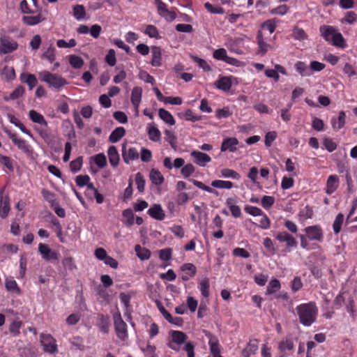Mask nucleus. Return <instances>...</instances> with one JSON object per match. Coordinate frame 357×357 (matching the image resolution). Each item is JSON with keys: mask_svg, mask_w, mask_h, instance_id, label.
<instances>
[{"mask_svg": "<svg viewBox=\"0 0 357 357\" xmlns=\"http://www.w3.org/2000/svg\"><path fill=\"white\" fill-rule=\"evenodd\" d=\"M296 310L300 323L304 326H310L315 322L318 314V308L314 303L309 302L298 305L296 307Z\"/></svg>", "mask_w": 357, "mask_h": 357, "instance_id": "obj_1", "label": "nucleus"}, {"mask_svg": "<svg viewBox=\"0 0 357 357\" xmlns=\"http://www.w3.org/2000/svg\"><path fill=\"white\" fill-rule=\"evenodd\" d=\"M321 37L329 44L344 49L347 47L345 39L338 30L329 25H322L319 28Z\"/></svg>", "mask_w": 357, "mask_h": 357, "instance_id": "obj_2", "label": "nucleus"}, {"mask_svg": "<svg viewBox=\"0 0 357 357\" xmlns=\"http://www.w3.org/2000/svg\"><path fill=\"white\" fill-rule=\"evenodd\" d=\"M38 77L40 81L47 83L49 87L55 89L57 91H61L68 82L61 75L55 73H51L47 70H43L38 73Z\"/></svg>", "mask_w": 357, "mask_h": 357, "instance_id": "obj_3", "label": "nucleus"}, {"mask_svg": "<svg viewBox=\"0 0 357 357\" xmlns=\"http://www.w3.org/2000/svg\"><path fill=\"white\" fill-rule=\"evenodd\" d=\"M114 324L117 337L121 340H126L128 338L127 324L122 319L119 312L113 314Z\"/></svg>", "mask_w": 357, "mask_h": 357, "instance_id": "obj_4", "label": "nucleus"}, {"mask_svg": "<svg viewBox=\"0 0 357 357\" xmlns=\"http://www.w3.org/2000/svg\"><path fill=\"white\" fill-rule=\"evenodd\" d=\"M187 335L181 331H173L171 333V340L168 342L167 346L172 350L178 351L179 346L183 343L185 344Z\"/></svg>", "mask_w": 357, "mask_h": 357, "instance_id": "obj_5", "label": "nucleus"}, {"mask_svg": "<svg viewBox=\"0 0 357 357\" xmlns=\"http://www.w3.org/2000/svg\"><path fill=\"white\" fill-rule=\"evenodd\" d=\"M157 8L158 14L167 22H172L176 17V14L172 10L167 9V6L162 0H154Z\"/></svg>", "mask_w": 357, "mask_h": 357, "instance_id": "obj_6", "label": "nucleus"}, {"mask_svg": "<svg viewBox=\"0 0 357 357\" xmlns=\"http://www.w3.org/2000/svg\"><path fill=\"white\" fill-rule=\"evenodd\" d=\"M18 44L13 38L7 36L0 37V54H6L17 49Z\"/></svg>", "mask_w": 357, "mask_h": 357, "instance_id": "obj_7", "label": "nucleus"}, {"mask_svg": "<svg viewBox=\"0 0 357 357\" xmlns=\"http://www.w3.org/2000/svg\"><path fill=\"white\" fill-rule=\"evenodd\" d=\"M204 333L208 339V346L212 357H223L221 355V346L218 337L208 331H204Z\"/></svg>", "mask_w": 357, "mask_h": 357, "instance_id": "obj_8", "label": "nucleus"}, {"mask_svg": "<svg viewBox=\"0 0 357 357\" xmlns=\"http://www.w3.org/2000/svg\"><path fill=\"white\" fill-rule=\"evenodd\" d=\"M40 342L45 352L54 354L57 351L56 340L51 335L42 333L40 335Z\"/></svg>", "mask_w": 357, "mask_h": 357, "instance_id": "obj_9", "label": "nucleus"}, {"mask_svg": "<svg viewBox=\"0 0 357 357\" xmlns=\"http://www.w3.org/2000/svg\"><path fill=\"white\" fill-rule=\"evenodd\" d=\"M308 239L321 242L324 239V233L319 225L308 226L304 229Z\"/></svg>", "mask_w": 357, "mask_h": 357, "instance_id": "obj_10", "label": "nucleus"}, {"mask_svg": "<svg viewBox=\"0 0 357 357\" xmlns=\"http://www.w3.org/2000/svg\"><path fill=\"white\" fill-rule=\"evenodd\" d=\"M8 136L12 140L13 143L17 146L19 149L25 153L29 154L32 152L31 146L23 139L17 136L15 133H9Z\"/></svg>", "mask_w": 357, "mask_h": 357, "instance_id": "obj_11", "label": "nucleus"}, {"mask_svg": "<svg viewBox=\"0 0 357 357\" xmlns=\"http://www.w3.org/2000/svg\"><path fill=\"white\" fill-rule=\"evenodd\" d=\"M190 155L193 158V162L199 167H205L211 161V158L206 153L199 151H192Z\"/></svg>", "mask_w": 357, "mask_h": 357, "instance_id": "obj_12", "label": "nucleus"}, {"mask_svg": "<svg viewBox=\"0 0 357 357\" xmlns=\"http://www.w3.org/2000/svg\"><path fill=\"white\" fill-rule=\"evenodd\" d=\"M142 89L139 86H135L131 91L130 101L134 107L135 115L139 114V107L142 101Z\"/></svg>", "mask_w": 357, "mask_h": 357, "instance_id": "obj_13", "label": "nucleus"}, {"mask_svg": "<svg viewBox=\"0 0 357 357\" xmlns=\"http://www.w3.org/2000/svg\"><path fill=\"white\" fill-rule=\"evenodd\" d=\"M239 142L236 137H225L223 139L220 146L222 152L229 151L234 153L237 150V146Z\"/></svg>", "mask_w": 357, "mask_h": 357, "instance_id": "obj_14", "label": "nucleus"}, {"mask_svg": "<svg viewBox=\"0 0 357 357\" xmlns=\"http://www.w3.org/2000/svg\"><path fill=\"white\" fill-rule=\"evenodd\" d=\"M10 210V199L7 195H4L3 190L0 191V217L6 218Z\"/></svg>", "mask_w": 357, "mask_h": 357, "instance_id": "obj_15", "label": "nucleus"}, {"mask_svg": "<svg viewBox=\"0 0 357 357\" xmlns=\"http://www.w3.org/2000/svg\"><path fill=\"white\" fill-rule=\"evenodd\" d=\"M122 157L125 163L129 164L131 161L139 158V152L136 148L131 147L126 149V145L122 146Z\"/></svg>", "mask_w": 357, "mask_h": 357, "instance_id": "obj_16", "label": "nucleus"}, {"mask_svg": "<svg viewBox=\"0 0 357 357\" xmlns=\"http://www.w3.org/2000/svg\"><path fill=\"white\" fill-rule=\"evenodd\" d=\"M38 252L41 255L42 257L47 261L58 259V254L50 249L46 244H43L42 243H39Z\"/></svg>", "mask_w": 357, "mask_h": 357, "instance_id": "obj_17", "label": "nucleus"}, {"mask_svg": "<svg viewBox=\"0 0 357 357\" xmlns=\"http://www.w3.org/2000/svg\"><path fill=\"white\" fill-rule=\"evenodd\" d=\"M275 238L280 243H286L287 248H296L297 246L296 240L287 231L278 233Z\"/></svg>", "mask_w": 357, "mask_h": 357, "instance_id": "obj_18", "label": "nucleus"}, {"mask_svg": "<svg viewBox=\"0 0 357 357\" xmlns=\"http://www.w3.org/2000/svg\"><path fill=\"white\" fill-rule=\"evenodd\" d=\"M257 40L258 45V55L264 56L268 51L273 49V47L265 42L261 31H259L257 36Z\"/></svg>", "mask_w": 357, "mask_h": 357, "instance_id": "obj_19", "label": "nucleus"}, {"mask_svg": "<svg viewBox=\"0 0 357 357\" xmlns=\"http://www.w3.org/2000/svg\"><path fill=\"white\" fill-rule=\"evenodd\" d=\"M181 271L184 273L181 277L183 281H187L190 278H193L197 273L196 266L191 263L183 264L181 266Z\"/></svg>", "mask_w": 357, "mask_h": 357, "instance_id": "obj_20", "label": "nucleus"}, {"mask_svg": "<svg viewBox=\"0 0 357 357\" xmlns=\"http://www.w3.org/2000/svg\"><path fill=\"white\" fill-rule=\"evenodd\" d=\"M339 177L335 174L330 175L328 177L326 185V193L328 195L333 194L339 187Z\"/></svg>", "mask_w": 357, "mask_h": 357, "instance_id": "obj_21", "label": "nucleus"}, {"mask_svg": "<svg viewBox=\"0 0 357 357\" xmlns=\"http://www.w3.org/2000/svg\"><path fill=\"white\" fill-rule=\"evenodd\" d=\"M232 79L231 76L221 77L215 82V86L220 90L228 91L232 86Z\"/></svg>", "mask_w": 357, "mask_h": 357, "instance_id": "obj_22", "label": "nucleus"}, {"mask_svg": "<svg viewBox=\"0 0 357 357\" xmlns=\"http://www.w3.org/2000/svg\"><path fill=\"white\" fill-rule=\"evenodd\" d=\"M148 214L153 219L162 220L165 217V211L160 204H153L147 211Z\"/></svg>", "mask_w": 357, "mask_h": 357, "instance_id": "obj_23", "label": "nucleus"}, {"mask_svg": "<svg viewBox=\"0 0 357 357\" xmlns=\"http://www.w3.org/2000/svg\"><path fill=\"white\" fill-rule=\"evenodd\" d=\"M1 79L7 82H11L15 79V72L13 67L5 66L0 71Z\"/></svg>", "mask_w": 357, "mask_h": 357, "instance_id": "obj_24", "label": "nucleus"}, {"mask_svg": "<svg viewBox=\"0 0 357 357\" xmlns=\"http://www.w3.org/2000/svg\"><path fill=\"white\" fill-rule=\"evenodd\" d=\"M20 79L22 83L29 86V90H32L38 84L36 77L33 74L28 73H22L20 75Z\"/></svg>", "mask_w": 357, "mask_h": 357, "instance_id": "obj_25", "label": "nucleus"}, {"mask_svg": "<svg viewBox=\"0 0 357 357\" xmlns=\"http://www.w3.org/2000/svg\"><path fill=\"white\" fill-rule=\"evenodd\" d=\"M225 204L229 208L231 215L234 218H239L241 215V210L240 207L236 205V199L234 197H229L226 199Z\"/></svg>", "mask_w": 357, "mask_h": 357, "instance_id": "obj_26", "label": "nucleus"}, {"mask_svg": "<svg viewBox=\"0 0 357 357\" xmlns=\"http://www.w3.org/2000/svg\"><path fill=\"white\" fill-rule=\"evenodd\" d=\"M151 65L156 67L160 66L162 65V52L160 47L153 46L151 47Z\"/></svg>", "mask_w": 357, "mask_h": 357, "instance_id": "obj_27", "label": "nucleus"}, {"mask_svg": "<svg viewBox=\"0 0 357 357\" xmlns=\"http://www.w3.org/2000/svg\"><path fill=\"white\" fill-rule=\"evenodd\" d=\"M147 133L149 138L152 142H159L160 140V131L153 123H149L147 126Z\"/></svg>", "mask_w": 357, "mask_h": 357, "instance_id": "obj_28", "label": "nucleus"}, {"mask_svg": "<svg viewBox=\"0 0 357 357\" xmlns=\"http://www.w3.org/2000/svg\"><path fill=\"white\" fill-rule=\"evenodd\" d=\"M108 158L112 166L116 167L118 166L120 160L117 149L114 146H110L107 151Z\"/></svg>", "mask_w": 357, "mask_h": 357, "instance_id": "obj_29", "label": "nucleus"}, {"mask_svg": "<svg viewBox=\"0 0 357 357\" xmlns=\"http://www.w3.org/2000/svg\"><path fill=\"white\" fill-rule=\"evenodd\" d=\"M346 114L344 111H341L339 113L337 119L333 117L331 120L332 128L338 130L344 127L345 124Z\"/></svg>", "mask_w": 357, "mask_h": 357, "instance_id": "obj_30", "label": "nucleus"}, {"mask_svg": "<svg viewBox=\"0 0 357 357\" xmlns=\"http://www.w3.org/2000/svg\"><path fill=\"white\" fill-rule=\"evenodd\" d=\"M45 19L40 13H38L36 15H25L22 17V21L29 26H35L44 21Z\"/></svg>", "mask_w": 357, "mask_h": 357, "instance_id": "obj_31", "label": "nucleus"}, {"mask_svg": "<svg viewBox=\"0 0 357 357\" xmlns=\"http://www.w3.org/2000/svg\"><path fill=\"white\" fill-rule=\"evenodd\" d=\"M258 350V343L256 340H251L242 351L243 357H251Z\"/></svg>", "mask_w": 357, "mask_h": 357, "instance_id": "obj_32", "label": "nucleus"}, {"mask_svg": "<svg viewBox=\"0 0 357 357\" xmlns=\"http://www.w3.org/2000/svg\"><path fill=\"white\" fill-rule=\"evenodd\" d=\"M294 68L296 72L302 77H310L312 75L311 70L309 66H307L303 61H297L294 64Z\"/></svg>", "mask_w": 357, "mask_h": 357, "instance_id": "obj_33", "label": "nucleus"}, {"mask_svg": "<svg viewBox=\"0 0 357 357\" xmlns=\"http://www.w3.org/2000/svg\"><path fill=\"white\" fill-rule=\"evenodd\" d=\"M126 135V130L123 127L115 128L109 137V141L112 143L118 142Z\"/></svg>", "mask_w": 357, "mask_h": 357, "instance_id": "obj_34", "label": "nucleus"}, {"mask_svg": "<svg viewBox=\"0 0 357 357\" xmlns=\"http://www.w3.org/2000/svg\"><path fill=\"white\" fill-rule=\"evenodd\" d=\"M149 178L153 184L155 185H160L164 182V176L161 174V172L156 169H152L150 171L149 174Z\"/></svg>", "mask_w": 357, "mask_h": 357, "instance_id": "obj_35", "label": "nucleus"}, {"mask_svg": "<svg viewBox=\"0 0 357 357\" xmlns=\"http://www.w3.org/2000/svg\"><path fill=\"white\" fill-rule=\"evenodd\" d=\"M158 115L164 122L170 126H174L176 123L175 119L172 114L169 112L165 110V109H159Z\"/></svg>", "mask_w": 357, "mask_h": 357, "instance_id": "obj_36", "label": "nucleus"}, {"mask_svg": "<svg viewBox=\"0 0 357 357\" xmlns=\"http://www.w3.org/2000/svg\"><path fill=\"white\" fill-rule=\"evenodd\" d=\"M29 116L30 119L34 123H38L44 126H47V122L45 119L44 116L41 114L38 113V112L33 109L29 111Z\"/></svg>", "mask_w": 357, "mask_h": 357, "instance_id": "obj_37", "label": "nucleus"}, {"mask_svg": "<svg viewBox=\"0 0 357 357\" xmlns=\"http://www.w3.org/2000/svg\"><path fill=\"white\" fill-rule=\"evenodd\" d=\"M5 287L7 291L15 293L17 294H21V290L19 288L16 281L11 278H7L5 280Z\"/></svg>", "mask_w": 357, "mask_h": 357, "instance_id": "obj_38", "label": "nucleus"}, {"mask_svg": "<svg viewBox=\"0 0 357 357\" xmlns=\"http://www.w3.org/2000/svg\"><path fill=\"white\" fill-rule=\"evenodd\" d=\"M280 288H281V284H280V281L275 278L272 279L269 282V283L266 287V295L273 294L275 292H277Z\"/></svg>", "mask_w": 357, "mask_h": 357, "instance_id": "obj_39", "label": "nucleus"}, {"mask_svg": "<svg viewBox=\"0 0 357 357\" xmlns=\"http://www.w3.org/2000/svg\"><path fill=\"white\" fill-rule=\"evenodd\" d=\"M135 250L137 257L141 260H146L151 257V252L146 248L142 247L140 245H137L135 247Z\"/></svg>", "mask_w": 357, "mask_h": 357, "instance_id": "obj_40", "label": "nucleus"}, {"mask_svg": "<svg viewBox=\"0 0 357 357\" xmlns=\"http://www.w3.org/2000/svg\"><path fill=\"white\" fill-rule=\"evenodd\" d=\"M221 176L225 178H232L235 180H239L241 175L234 169L229 168L222 169L220 171Z\"/></svg>", "mask_w": 357, "mask_h": 357, "instance_id": "obj_41", "label": "nucleus"}, {"mask_svg": "<svg viewBox=\"0 0 357 357\" xmlns=\"http://www.w3.org/2000/svg\"><path fill=\"white\" fill-rule=\"evenodd\" d=\"M73 17L78 21L83 20L86 16L85 8L82 5H75L73 8Z\"/></svg>", "mask_w": 357, "mask_h": 357, "instance_id": "obj_42", "label": "nucleus"}, {"mask_svg": "<svg viewBox=\"0 0 357 357\" xmlns=\"http://www.w3.org/2000/svg\"><path fill=\"white\" fill-rule=\"evenodd\" d=\"M179 116L183 118L185 121L196 122L202 119L201 116L194 114V112L188 109L184 113L180 114Z\"/></svg>", "mask_w": 357, "mask_h": 357, "instance_id": "obj_43", "label": "nucleus"}, {"mask_svg": "<svg viewBox=\"0 0 357 357\" xmlns=\"http://www.w3.org/2000/svg\"><path fill=\"white\" fill-rule=\"evenodd\" d=\"M209 281L208 278H204L199 282L198 288L201 291L202 295L208 298L209 296Z\"/></svg>", "mask_w": 357, "mask_h": 357, "instance_id": "obj_44", "label": "nucleus"}, {"mask_svg": "<svg viewBox=\"0 0 357 357\" xmlns=\"http://www.w3.org/2000/svg\"><path fill=\"white\" fill-rule=\"evenodd\" d=\"M344 222V215L341 213H338L333 223V231L335 234H337L341 231L342 225Z\"/></svg>", "mask_w": 357, "mask_h": 357, "instance_id": "obj_45", "label": "nucleus"}, {"mask_svg": "<svg viewBox=\"0 0 357 357\" xmlns=\"http://www.w3.org/2000/svg\"><path fill=\"white\" fill-rule=\"evenodd\" d=\"M211 185L219 189H231L233 188L232 182L223 180H214L211 182Z\"/></svg>", "mask_w": 357, "mask_h": 357, "instance_id": "obj_46", "label": "nucleus"}, {"mask_svg": "<svg viewBox=\"0 0 357 357\" xmlns=\"http://www.w3.org/2000/svg\"><path fill=\"white\" fill-rule=\"evenodd\" d=\"M22 326V322L20 320H15L12 321L9 326V332L15 337L20 333V328Z\"/></svg>", "mask_w": 357, "mask_h": 357, "instance_id": "obj_47", "label": "nucleus"}, {"mask_svg": "<svg viewBox=\"0 0 357 357\" xmlns=\"http://www.w3.org/2000/svg\"><path fill=\"white\" fill-rule=\"evenodd\" d=\"M294 347L293 340L291 338H287L280 342L278 349L280 351L284 352L287 350H292Z\"/></svg>", "mask_w": 357, "mask_h": 357, "instance_id": "obj_48", "label": "nucleus"}, {"mask_svg": "<svg viewBox=\"0 0 357 357\" xmlns=\"http://www.w3.org/2000/svg\"><path fill=\"white\" fill-rule=\"evenodd\" d=\"M62 264L63 267L70 271H73L77 269V266L72 257H66L62 260Z\"/></svg>", "mask_w": 357, "mask_h": 357, "instance_id": "obj_49", "label": "nucleus"}, {"mask_svg": "<svg viewBox=\"0 0 357 357\" xmlns=\"http://www.w3.org/2000/svg\"><path fill=\"white\" fill-rule=\"evenodd\" d=\"M195 171V167L191 163L184 165L181 169V173L183 178H187L190 177Z\"/></svg>", "mask_w": 357, "mask_h": 357, "instance_id": "obj_50", "label": "nucleus"}, {"mask_svg": "<svg viewBox=\"0 0 357 357\" xmlns=\"http://www.w3.org/2000/svg\"><path fill=\"white\" fill-rule=\"evenodd\" d=\"M42 195L44 199L50 204V206L55 205L57 202L55 195L48 190L43 189L41 191Z\"/></svg>", "mask_w": 357, "mask_h": 357, "instance_id": "obj_51", "label": "nucleus"}, {"mask_svg": "<svg viewBox=\"0 0 357 357\" xmlns=\"http://www.w3.org/2000/svg\"><path fill=\"white\" fill-rule=\"evenodd\" d=\"M278 22V20L275 18L268 20L262 24L261 27L267 29L270 33H272L275 31Z\"/></svg>", "mask_w": 357, "mask_h": 357, "instance_id": "obj_52", "label": "nucleus"}, {"mask_svg": "<svg viewBox=\"0 0 357 357\" xmlns=\"http://www.w3.org/2000/svg\"><path fill=\"white\" fill-rule=\"evenodd\" d=\"M122 215L126 219L125 224L127 226H131L134 224L135 215L132 209H125Z\"/></svg>", "mask_w": 357, "mask_h": 357, "instance_id": "obj_53", "label": "nucleus"}, {"mask_svg": "<svg viewBox=\"0 0 357 357\" xmlns=\"http://www.w3.org/2000/svg\"><path fill=\"white\" fill-rule=\"evenodd\" d=\"M292 36L295 40H303L307 39V36L305 33V31L299 27L296 26L292 31Z\"/></svg>", "mask_w": 357, "mask_h": 357, "instance_id": "obj_54", "label": "nucleus"}, {"mask_svg": "<svg viewBox=\"0 0 357 357\" xmlns=\"http://www.w3.org/2000/svg\"><path fill=\"white\" fill-rule=\"evenodd\" d=\"M25 92V89L22 86H18L15 88V89L10 93L9 98H5L6 100H16L21 96H23V94Z\"/></svg>", "mask_w": 357, "mask_h": 357, "instance_id": "obj_55", "label": "nucleus"}, {"mask_svg": "<svg viewBox=\"0 0 357 357\" xmlns=\"http://www.w3.org/2000/svg\"><path fill=\"white\" fill-rule=\"evenodd\" d=\"M191 58L195 63H197L199 67L202 68L204 70L210 71L211 70V66L205 60L194 55H191Z\"/></svg>", "mask_w": 357, "mask_h": 357, "instance_id": "obj_56", "label": "nucleus"}, {"mask_svg": "<svg viewBox=\"0 0 357 357\" xmlns=\"http://www.w3.org/2000/svg\"><path fill=\"white\" fill-rule=\"evenodd\" d=\"M69 63L74 68H80L84 64L82 59L76 55L70 56Z\"/></svg>", "mask_w": 357, "mask_h": 357, "instance_id": "obj_57", "label": "nucleus"}, {"mask_svg": "<svg viewBox=\"0 0 357 357\" xmlns=\"http://www.w3.org/2000/svg\"><path fill=\"white\" fill-rule=\"evenodd\" d=\"M227 56L228 55L227 51L225 48H219L215 50L213 53V58L218 61H225Z\"/></svg>", "mask_w": 357, "mask_h": 357, "instance_id": "obj_58", "label": "nucleus"}, {"mask_svg": "<svg viewBox=\"0 0 357 357\" xmlns=\"http://www.w3.org/2000/svg\"><path fill=\"white\" fill-rule=\"evenodd\" d=\"M245 211L252 216H260L263 215V211L261 208L254 206H245L244 208Z\"/></svg>", "mask_w": 357, "mask_h": 357, "instance_id": "obj_59", "label": "nucleus"}, {"mask_svg": "<svg viewBox=\"0 0 357 357\" xmlns=\"http://www.w3.org/2000/svg\"><path fill=\"white\" fill-rule=\"evenodd\" d=\"M135 183L137 190L140 192H144L145 188V180L143 175L139 172L137 173L135 175Z\"/></svg>", "mask_w": 357, "mask_h": 357, "instance_id": "obj_60", "label": "nucleus"}, {"mask_svg": "<svg viewBox=\"0 0 357 357\" xmlns=\"http://www.w3.org/2000/svg\"><path fill=\"white\" fill-rule=\"evenodd\" d=\"M357 21V15L354 12L349 11L347 12L345 15L344 19L341 20L342 23H347L349 24H353Z\"/></svg>", "mask_w": 357, "mask_h": 357, "instance_id": "obj_61", "label": "nucleus"}, {"mask_svg": "<svg viewBox=\"0 0 357 357\" xmlns=\"http://www.w3.org/2000/svg\"><path fill=\"white\" fill-rule=\"evenodd\" d=\"M94 162L99 168H103L107 165V158L103 153L97 154L94 157Z\"/></svg>", "mask_w": 357, "mask_h": 357, "instance_id": "obj_62", "label": "nucleus"}, {"mask_svg": "<svg viewBox=\"0 0 357 357\" xmlns=\"http://www.w3.org/2000/svg\"><path fill=\"white\" fill-rule=\"evenodd\" d=\"M277 132L275 131H269L265 135V146L266 147H270L272 145L273 141L275 140L277 137Z\"/></svg>", "mask_w": 357, "mask_h": 357, "instance_id": "obj_63", "label": "nucleus"}, {"mask_svg": "<svg viewBox=\"0 0 357 357\" xmlns=\"http://www.w3.org/2000/svg\"><path fill=\"white\" fill-rule=\"evenodd\" d=\"M105 61L110 66H114L116 64V59L115 51L113 49L109 50L105 56Z\"/></svg>", "mask_w": 357, "mask_h": 357, "instance_id": "obj_64", "label": "nucleus"}]
</instances>
